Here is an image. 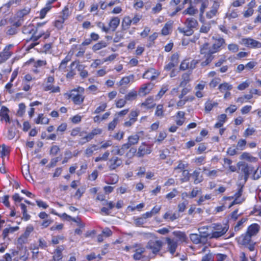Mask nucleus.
<instances>
[{
    "mask_svg": "<svg viewBox=\"0 0 261 261\" xmlns=\"http://www.w3.org/2000/svg\"><path fill=\"white\" fill-rule=\"evenodd\" d=\"M185 28H178L179 33L183 34L184 36H190L194 33V29L196 28L198 24L197 20L192 17L188 18L185 23Z\"/></svg>",
    "mask_w": 261,
    "mask_h": 261,
    "instance_id": "f257e3e1",
    "label": "nucleus"
},
{
    "mask_svg": "<svg viewBox=\"0 0 261 261\" xmlns=\"http://www.w3.org/2000/svg\"><path fill=\"white\" fill-rule=\"evenodd\" d=\"M210 228L211 233H207L208 237L210 239H217L223 236L228 230V226L221 224H213Z\"/></svg>",
    "mask_w": 261,
    "mask_h": 261,
    "instance_id": "f03ea898",
    "label": "nucleus"
},
{
    "mask_svg": "<svg viewBox=\"0 0 261 261\" xmlns=\"http://www.w3.org/2000/svg\"><path fill=\"white\" fill-rule=\"evenodd\" d=\"M163 245V243L161 240H150L147 244L146 248L151 250L152 254L148 256L152 258L160 252Z\"/></svg>",
    "mask_w": 261,
    "mask_h": 261,
    "instance_id": "7ed1b4c3",
    "label": "nucleus"
},
{
    "mask_svg": "<svg viewBox=\"0 0 261 261\" xmlns=\"http://www.w3.org/2000/svg\"><path fill=\"white\" fill-rule=\"evenodd\" d=\"M22 33L24 34L30 35V39L33 41H36L43 34V33H39L37 35V30L35 26L31 24L24 26L22 28Z\"/></svg>",
    "mask_w": 261,
    "mask_h": 261,
    "instance_id": "20e7f679",
    "label": "nucleus"
},
{
    "mask_svg": "<svg viewBox=\"0 0 261 261\" xmlns=\"http://www.w3.org/2000/svg\"><path fill=\"white\" fill-rule=\"evenodd\" d=\"M146 248L140 244H135L133 252H135L133 258L135 260H140L141 258L146 257Z\"/></svg>",
    "mask_w": 261,
    "mask_h": 261,
    "instance_id": "39448f33",
    "label": "nucleus"
},
{
    "mask_svg": "<svg viewBox=\"0 0 261 261\" xmlns=\"http://www.w3.org/2000/svg\"><path fill=\"white\" fill-rule=\"evenodd\" d=\"M203 229L202 228L199 229L200 234L192 233L190 235V239L193 243L195 244L204 243L206 239L208 238L206 232L201 231Z\"/></svg>",
    "mask_w": 261,
    "mask_h": 261,
    "instance_id": "423d86ee",
    "label": "nucleus"
},
{
    "mask_svg": "<svg viewBox=\"0 0 261 261\" xmlns=\"http://www.w3.org/2000/svg\"><path fill=\"white\" fill-rule=\"evenodd\" d=\"M220 7V3L217 1H214L210 10L206 13V17L207 19H211L216 17L219 13L218 9Z\"/></svg>",
    "mask_w": 261,
    "mask_h": 261,
    "instance_id": "0eeeda50",
    "label": "nucleus"
},
{
    "mask_svg": "<svg viewBox=\"0 0 261 261\" xmlns=\"http://www.w3.org/2000/svg\"><path fill=\"white\" fill-rule=\"evenodd\" d=\"M122 164V161L121 158L114 156L112 157L108 162V165L110 170H115L120 167Z\"/></svg>",
    "mask_w": 261,
    "mask_h": 261,
    "instance_id": "6e6552de",
    "label": "nucleus"
},
{
    "mask_svg": "<svg viewBox=\"0 0 261 261\" xmlns=\"http://www.w3.org/2000/svg\"><path fill=\"white\" fill-rule=\"evenodd\" d=\"M76 65V68L77 71L80 72V76L82 79H85L87 77L88 75V71L85 69L86 66L83 64H80L79 62H76V61L72 62L70 65V67L72 68Z\"/></svg>",
    "mask_w": 261,
    "mask_h": 261,
    "instance_id": "1a4fd4ad",
    "label": "nucleus"
},
{
    "mask_svg": "<svg viewBox=\"0 0 261 261\" xmlns=\"http://www.w3.org/2000/svg\"><path fill=\"white\" fill-rule=\"evenodd\" d=\"M242 43L246 47L250 48L261 47V42L250 38L242 39Z\"/></svg>",
    "mask_w": 261,
    "mask_h": 261,
    "instance_id": "9d476101",
    "label": "nucleus"
},
{
    "mask_svg": "<svg viewBox=\"0 0 261 261\" xmlns=\"http://www.w3.org/2000/svg\"><path fill=\"white\" fill-rule=\"evenodd\" d=\"M242 189L243 186L239 188L238 191L234 194V196H229L226 198V199L229 200L234 199V200L231 202V204L229 205V207L234 204L241 203L244 201V199L240 198L242 194Z\"/></svg>",
    "mask_w": 261,
    "mask_h": 261,
    "instance_id": "9b49d317",
    "label": "nucleus"
},
{
    "mask_svg": "<svg viewBox=\"0 0 261 261\" xmlns=\"http://www.w3.org/2000/svg\"><path fill=\"white\" fill-rule=\"evenodd\" d=\"M194 3L196 4H200V9H199V11H200L199 20L201 22H203L204 21L203 15L205 12V9L208 6V0H194Z\"/></svg>",
    "mask_w": 261,
    "mask_h": 261,
    "instance_id": "f8f14e48",
    "label": "nucleus"
},
{
    "mask_svg": "<svg viewBox=\"0 0 261 261\" xmlns=\"http://www.w3.org/2000/svg\"><path fill=\"white\" fill-rule=\"evenodd\" d=\"M12 46L13 45L11 44L6 46L3 51L0 53V63L4 62L10 57L11 53L10 49Z\"/></svg>",
    "mask_w": 261,
    "mask_h": 261,
    "instance_id": "ddd939ff",
    "label": "nucleus"
},
{
    "mask_svg": "<svg viewBox=\"0 0 261 261\" xmlns=\"http://www.w3.org/2000/svg\"><path fill=\"white\" fill-rule=\"evenodd\" d=\"M151 152V148L144 143H142L138 148L137 155L138 157H142L145 154H150Z\"/></svg>",
    "mask_w": 261,
    "mask_h": 261,
    "instance_id": "4468645a",
    "label": "nucleus"
},
{
    "mask_svg": "<svg viewBox=\"0 0 261 261\" xmlns=\"http://www.w3.org/2000/svg\"><path fill=\"white\" fill-rule=\"evenodd\" d=\"M251 238L252 237L246 232L238 238V242L239 244L246 246L252 242Z\"/></svg>",
    "mask_w": 261,
    "mask_h": 261,
    "instance_id": "2eb2a0df",
    "label": "nucleus"
},
{
    "mask_svg": "<svg viewBox=\"0 0 261 261\" xmlns=\"http://www.w3.org/2000/svg\"><path fill=\"white\" fill-rule=\"evenodd\" d=\"M139 136L138 134L131 135L128 137V142L123 144V147L125 148H129L131 146L137 144L139 140Z\"/></svg>",
    "mask_w": 261,
    "mask_h": 261,
    "instance_id": "dca6fc26",
    "label": "nucleus"
},
{
    "mask_svg": "<svg viewBox=\"0 0 261 261\" xmlns=\"http://www.w3.org/2000/svg\"><path fill=\"white\" fill-rule=\"evenodd\" d=\"M64 249L65 246L64 245H61L57 247L54 251V255L53 257L55 261H62V251Z\"/></svg>",
    "mask_w": 261,
    "mask_h": 261,
    "instance_id": "f3484780",
    "label": "nucleus"
},
{
    "mask_svg": "<svg viewBox=\"0 0 261 261\" xmlns=\"http://www.w3.org/2000/svg\"><path fill=\"white\" fill-rule=\"evenodd\" d=\"M213 39L215 40V42L213 45V48L215 53L217 52L220 49L221 47L225 44V40L221 37L216 38L213 37Z\"/></svg>",
    "mask_w": 261,
    "mask_h": 261,
    "instance_id": "a211bd4d",
    "label": "nucleus"
},
{
    "mask_svg": "<svg viewBox=\"0 0 261 261\" xmlns=\"http://www.w3.org/2000/svg\"><path fill=\"white\" fill-rule=\"evenodd\" d=\"M166 241L168 244V248L169 252L172 254H173L175 253L177 247V242L169 238H166Z\"/></svg>",
    "mask_w": 261,
    "mask_h": 261,
    "instance_id": "6ab92c4d",
    "label": "nucleus"
},
{
    "mask_svg": "<svg viewBox=\"0 0 261 261\" xmlns=\"http://www.w3.org/2000/svg\"><path fill=\"white\" fill-rule=\"evenodd\" d=\"M43 89L45 91H50L51 93H59L60 88L58 86H55L53 84H44Z\"/></svg>",
    "mask_w": 261,
    "mask_h": 261,
    "instance_id": "aec40b11",
    "label": "nucleus"
},
{
    "mask_svg": "<svg viewBox=\"0 0 261 261\" xmlns=\"http://www.w3.org/2000/svg\"><path fill=\"white\" fill-rule=\"evenodd\" d=\"M259 229L260 227L257 224L253 223L248 227L246 232L252 237L257 234Z\"/></svg>",
    "mask_w": 261,
    "mask_h": 261,
    "instance_id": "412c9836",
    "label": "nucleus"
},
{
    "mask_svg": "<svg viewBox=\"0 0 261 261\" xmlns=\"http://www.w3.org/2000/svg\"><path fill=\"white\" fill-rule=\"evenodd\" d=\"M152 87L153 85L150 83L143 85L139 89V94L142 96L146 95L150 92Z\"/></svg>",
    "mask_w": 261,
    "mask_h": 261,
    "instance_id": "4be33fe9",
    "label": "nucleus"
},
{
    "mask_svg": "<svg viewBox=\"0 0 261 261\" xmlns=\"http://www.w3.org/2000/svg\"><path fill=\"white\" fill-rule=\"evenodd\" d=\"M238 166H239L241 171L244 174V180L245 182H246L250 173L249 167L247 164L241 162H239L238 163Z\"/></svg>",
    "mask_w": 261,
    "mask_h": 261,
    "instance_id": "5701e85b",
    "label": "nucleus"
},
{
    "mask_svg": "<svg viewBox=\"0 0 261 261\" xmlns=\"http://www.w3.org/2000/svg\"><path fill=\"white\" fill-rule=\"evenodd\" d=\"M202 169L204 174L207 176L212 178L217 177L219 173L221 172V170L219 169L210 170L206 167H203Z\"/></svg>",
    "mask_w": 261,
    "mask_h": 261,
    "instance_id": "b1692460",
    "label": "nucleus"
},
{
    "mask_svg": "<svg viewBox=\"0 0 261 261\" xmlns=\"http://www.w3.org/2000/svg\"><path fill=\"white\" fill-rule=\"evenodd\" d=\"M158 75V74H156L155 70L153 68H150L146 71V72L143 74V78L154 80Z\"/></svg>",
    "mask_w": 261,
    "mask_h": 261,
    "instance_id": "393cba45",
    "label": "nucleus"
},
{
    "mask_svg": "<svg viewBox=\"0 0 261 261\" xmlns=\"http://www.w3.org/2000/svg\"><path fill=\"white\" fill-rule=\"evenodd\" d=\"M240 159L241 160H246L251 163H254L257 161L256 158L253 156L250 153L247 152H243L240 156Z\"/></svg>",
    "mask_w": 261,
    "mask_h": 261,
    "instance_id": "a878e982",
    "label": "nucleus"
},
{
    "mask_svg": "<svg viewBox=\"0 0 261 261\" xmlns=\"http://www.w3.org/2000/svg\"><path fill=\"white\" fill-rule=\"evenodd\" d=\"M190 75V72H186L182 74L179 87H185L188 85V84L191 81Z\"/></svg>",
    "mask_w": 261,
    "mask_h": 261,
    "instance_id": "bb28decb",
    "label": "nucleus"
},
{
    "mask_svg": "<svg viewBox=\"0 0 261 261\" xmlns=\"http://www.w3.org/2000/svg\"><path fill=\"white\" fill-rule=\"evenodd\" d=\"M173 234L177 239V241L180 243H183L187 241V237L186 234L180 231H174L173 232Z\"/></svg>",
    "mask_w": 261,
    "mask_h": 261,
    "instance_id": "cd10ccee",
    "label": "nucleus"
},
{
    "mask_svg": "<svg viewBox=\"0 0 261 261\" xmlns=\"http://www.w3.org/2000/svg\"><path fill=\"white\" fill-rule=\"evenodd\" d=\"M155 104L154 103L153 98L149 96L146 100L141 104V107H144L147 109H150L154 107Z\"/></svg>",
    "mask_w": 261,
    "mask_h": 261,
    "instance_id": "c85d7f7f",
    "label": "nucleus"
},
{
    "mask_svg": "<svg viewBox=\"0 0 261 261\" xmlns=\"http://www.w3.org/2000/svg\"><path fill=\"white\" fill-rule=\"evenodd\" d=\"M98 147L95 144H91L89 145L85 150V155L86 157L89 158L92 156L94 151H97Z\"/></svg>",
    "mask_w": 261,
    "mask_h": 261,
    "instance_id": "c756f323",
    "label": "nucleus"
},
{
    "mask_svg": "<svg viewBox=\"0 0 261 261\" xmlns=\"http://www.w3.org/2000/svg\"><path fill=\"white\" fill-rule=\"evenodd\" d=\"M191 176L193 178L194 183L196 185L200 183L203 179V176L200 174V171L197 170L194 171L191 174Z\"/></svg>",
    "mask_w": 261,
    "mask_h": 261,
    "instance_id": "7c9ffc66",
    "label": "nucleus"
},
{
    "mask_svg": "<svg viewBox=\"0 0 261 261\" xmlns=\"http://www.w3.org/2000/svg\"><path fill=\"white\" fill-rule=\"evenodd\" d=\"M120 23V19L118 17H114L110 20L109 23L110 30L115 31Z\"/></svg>",
    "mask_w": 261,
    "mask_h": 261,
    "instance_id": "2f4dec72",
    "label": "nucleus"
},
{
    "mask_svg": "<svg viewBox=\"0 0 261 261\" xmlns=\"http://www.w3.org/2000/svg\"><path fill=\"white\" fill-rule=\"evenodd\" d=\"M213 48H211L208 43H204L203 44L200 48V53L201 54H205L206 55H212L215 53Z\"/></svg>",
    "mask_w": 261,
    "mask_h": 261,
    "instance_id": "473e14b6",
    "label": "nucleus"
},
{
    "mask_svg": "<svg viewBox=\"0 0 261 261\" xmlns=\"http://www.w3.org/2000/svg\"><path fill=\"white\" fill-rule=\"evenodd\" d=\"M84 88L82 87H78L77 89H74L70 91L69 93L65 94V95L67 96L68 99H71L72 100L80 92H83Z\"/></svg>",
    "mask_w": 261,
    "mask_h": 261,
    "instance_id": "72a5a7b5",
    "label": "nucleus"
},
{
    "mask_svg": "<svg viewBox=\"0 0 261 261\" xmlns=\"http://www.w3.org/2000/svg\"><path fill=\"white\" fill-rule=\"evenodd\" d=\"M135 76L134 74H130L128 76L123 77L117 84L119 86H124L129 84V82H133Z\"/></svg>",
    "mask_w": 261,
    "mask_h": 261,
    "instance_id": "f704fd0d",
    "label": "nucleus"
},
{
    "mask_svg": "<svg viewBox=\"0 0 261 261\" xmlns=\"http://www.w3.org/2000/svg\"><path fill=\"white\" fill-rule=\"evenodd\" d=\"M173 22L169 21L165 23L161 31L163 35L166 36L168 35L172 30Z\"/></svg>",
    "mask_w": 261,
    "mask_h": 261,
    "instance_id": "c9c22d12",
    "label": "nucleus"
},
{
    "mask_svg": "<svg viewBox=\"0 0 261 261\" xmlns=\"http://www.w3.org/2000/svg\"><path fill=\"white\" fill-rule=\"evenodd\" d=\"M9 111L8 109L5 106H2L0 110V116L5 120L6 122L10 121V118L8 112Z\"/></svg>",
    "mask_w": 261,
    "mask_h": 261,
    "instance_id": "e433bc0d",
    "label": "nucleus"
},
{
    "mask_svg": "<svg viewBox=\"0 0 261 261\" xmlns=\"http://www.w3.org/2000/svg\"><path fill=\"white\" fill-rule=\"evenodd\" d=\"M218 89L221 92H225L231 90L232 89V86L228 83L224 82L219 85Z\"/></svg>",
    "mask_w": 261,
    "mask_h": 261,
    "instance_id": "4c0bfd02",
    "label": "nucleus"
},
{
    "mask_svg": "<svg viewBox=\"0 0 261 261\" xmlns=\"http://www.w3.org/2000/svg\"><path fill=\"white\" fill-rule=\"evenodd\" d=\"M217 106L218 103L217 102L208 100L205 103V111L207 112H210L214 107H216Z\"/></svg>",
    "mask_w": 261,
    "mask_h": 261,
    "instance_id": "58836bf2",
    "label": "nucleus"
},
{
    "mask_svg": "<svg viewBox=\"0 0 261 261\" xmlns=\"http://www.w3.org/2000/svg\"><path fill=\"white\" fill-rule=\"evenodd\" d=\"M19 229L18 226L16 227H10L9 228H6L3 230L2 236L4 239L7 237L9 233H13L14 232L17 231Z\"/></svg>",
    "mask_w": 261,
    "mask_h": 261,
    "instance_id": "ea45409f",
    "label": "nucleus"
},
{
    "mask_svg": "<svg viewBox=\"0 0 261 261\" xmlns=\"http://www.w3.org/2000/svg\"><path fill=\"white\" fill-rule=\"evenodd\" d=\"M164 107L162 105H158L156 106L154 115L155 116L162 118L164 116Z\"/></svg>",
    "mask_w": 261,
    "mask_h": 261,
    "instance_id": "a19ab883",
    "label": "nucleus"
},
{
    "mask_svg": "<svg viewBox=\"0 0 261 261\" xmlns=\"http://www.w3.org/2000/svg\"><path fill=\"white\" fill-rule=\"evenodd\" d=\"M197 13H198V10L196 8H194L191 5L189 8L185 9L182 12V14L184 15H191V16L194 15L196 14H197Z\"/></svg>",
    "mask_w": 261,
    "mask_h": 261,
    "instance_id": "79ce46f5",
    "label": "nucleus"
},
{
    "mask_svg": "<svg viewBox=\"0 0 261 261\" xmlns=\"http://www.w3.org/2000/svg\"><path fill=\"white\" fill-rule=\"evenodd\" d=\"M137 91L135 90H132L125 95L124 98L126 101H132L135 99L137 98Z\"/></svg>",
    "mask_w": 261,
    "mask_h": 261,
    "instance_id": "37998d69",
    "label": "nucleus"
},
{
    "mask_svg": "<svg viewBox=\"0 0 261 261\" xmlns=\"http://www.w3.org/2000/svg\"><path fill=\"white\" fill-rule=\"evenodd\" d=\"M132 22V19L129 16H125L122 22V27L124 30H126L129 28Z\"/></svg>",
    "mask_w": 261,
    "mask_h": 261,
    "instance_id": "c03bdc74",
    "label": "nucleus"
},
{
    "mask_svg": "<svg viewBox=\"0 0 261 261\" xmlns=\"http://www.w3.org/2000/svg\"><path fill=\"white\" fill-rule=\"evenodd\" d=\"M51 6L49 3H47L45 7L42 9L40 12V17L44 18L47 13L51 9Z\"/></svg>",
    "mask_w": 261,
    "mask_h": 261,
    "instance_id": "a18cd8bd",
    "label": "nucleus"
},
{
    "mask_svg": "<svg viewBox=\"0 0 261 261\" xmlns=\"http://www.w3.org/2000/svg\"><path fill=\"white\" fill-rule=\"evenodd\" d=\"M29 256V252L27 248H22L19 254V257L20 259L23 261H26Z\"/></svg>",
    "mask_w": 261,
    "mask_h": 261,
    "instance_id": "49530a36",
    "label": "nucleus"
},
{
    "mask_svg": "<svg viewBox=\"0 0 261 261\" xmlns=\"http://www.w3.org/2000/svg\"><path fill=\"white\" fill-rule=\"evenodd\" d=\"M247 144L246 140L241 139H240L237 144L236 148L238 150H243L245 149Z\"/></svg>",
    "mask_w": 261,
    "mask_h": 261,
    "instance_id": "de8ad7c7",
    "label": "nucleus"
},
{
    "mask_svg": "<svg viewBox=\"0 0 261 261\" xmlns=\"http://www.w3.org/2000/svg\"><path fill=\"white\" fill-rule=\"evenodd\" d=\"M182 87V89L181 91V93L178 96V97L180 99H181L185 95L189 93L191 90V87L190 85H188L187 86Z\"/></svg>",
    "mask_w": 261,
    "mask_h": 261,
    "instance_id": "09e8293b",
    "label": "nucleus"
},
{
    "mask_svg": "<svg viewBox=\"0 0 261 261\" xmlns=\"http://www.w3.org/2000/svg\"><path fill=\"white\" fill-rule=\"evenodd\" d=\"M203 21H204V20ZM202 23H203V24L201 25L199 31L200 33H207L211 29V24L210 22L204 23V22H203Z\"/></svg>",
    "mask_w": 261,
    "mask_h": 261,
    "instance_id": "8fccbe9b",
    "label": "nucleus"
},
{
    "mask_svg": "<svg viewBox=\"0 0 261 261\" xmlns=\"http://www.w3.org/2000/svg\"><path fill=\"white\" fill-rule=\"evenodd\" d=\"M191 174L188 170H185L182 171V177L180 180L182 182L188 181L190 179Z\"/></svg>",
    "mask_w": 261,
    "mask_h": 261,
    "instance_id": "3c124183",
    "label": "nucleus"
},
{
    "mask_svg": "<svg viewBox=\"0 0 261 261\" xmlns=\"http://www.w3.org/2000/svg\"><path fill=\"white\" fill-rule=\"evenodd\" d=\"M9 153V148L5 145L0 147V157L4 158Z\"/></svg>",
    "mask_w": 261,
    "mask_h": 261,
    "instance_id": "603ef678",
    "label": "nucleus"
},
{
    "mask_svg": "<svg viewBox=\"0 0 261 261\" xmlns=\"http://www.w3.org/2000/svg\"><path fill=\"white\" fill-rule=\"evenodd\" d=\"M107 46V43L105 41H100L93 46L92 49L96 51Z\"/></svg>",
    "mask_w": 261,
    "mask_h": 261,
    "instance_id": "864d4df0",
    "label": "nucleus"
},
{
    "mask_svg": "<svg viewBox=\"0 0 261 261\" xmlns=\"http://www.w3.org/2000/svg\"><path fill=\"white\" fill-rule=\"evenodd\" d=\"M84 96L80 93L76 94V96L72 99L73 102L76 105H81L84 101Z\"/></svg>",
    "mask_w": 261,
    "mask_h": 261,
    "instance_id": "5fc2aeb1",
    "label": "nucleus"
},
{
    "mask_svg": "<svg viewBox=\"0 0 261 261\" xmlns=\"http://www.w3.org/2000/svg\"><path fill=\"white\" fill-rule=\"evenodd\" d=\"M129 148H125L123 147V144L122 145L120 148L118 147H116V149H113L111 151L112 152H114L115 154L122 155L124 154L125 152V150L128 149Z\"/></svg>",
    "mask_w": 261,
    "mask_h": 261,
    "instance_id": "6e6d98bb",
    "label": "nucleus"
},
{
    "mask_svg": "<svg viewBox=\"0 0 261 261\" xmlns=\"http://www.w3.org/2000/svg\"><path fill=\"white\" fill-rule=\"evenodd\" d=\"M214 57L212 55H206V59L201 63L202 66H205L208 65L213 60Z\"/></svg>",
    "mask_w": 261,
    "mask_h": 261,
    "instance_id": "4d7b16f0",
    "label": "nucleus"
},
{
    "mask_svg": "<svg viewBox=\"0 0 261 261\" xmlns=\"http://www.w3.org/2000/svg\"><path fill=\"white\" fill-rule=\"evenodd\" d=\"M68 16L69 9L67 7H65L64 9L62 10V15L59 18L61 20H63V21H65V20L67 19Z\"/></svg>",
    "mask_w": 261,
    "mask_h": 261,
    "instance_id": "13d9d810",
    "label": "nucleus"
},
{
    "mask_svg": "<svg viewBox=\"0 0 261 261\" xmlns=\"http://www.w3.org/2000/svg\"><path fill=\"white\" fill-rule=\"evenodd\" d=\"M110 155V153L108 151H106L101 156H98L95 159V162H98L101 161H106L107 160L109 156Z\"/></svg>",
    "mask_w": 261,
    "mask_h": 261,
    "instance_id": "bf43d9fd",
    "label": "nucleus"
},
{
    "mask_svg": "<svg viewBox=\"0 0 261 261\" xmlns=\"http://www.w3.org/2000/svg\"><path fill=\"white\" fill-rule=\"evenodd\" d=\"M118 122V118H115L112 121L109 123L108 125V130H113L116 127Z\"/></svg>",
    "mask_w": 261,
    "mask_h": 261,
    "instance_id": "052dcab7",
    "label": "nucleus"
},
{
    "mask_svg": "<svg viewBox=\"0 0 261 261\" xmlns=\"http://www.w3.org/2000/svg\"><path fill=\"white\" fill-rule=\"evenodd\" d=\"M220 81L221 79L219 77H215L213 79L209 84L210 87L213 88H215Z\"/></svg>",
    "mask_w": 261,
    "mask_h": 261,
    "instance_id": "680f3d73",
    "label": "nucleus"
},
{
    "mask_svg": "<svg viewBox=\"0 0 261 261\" xmlns=\"http://www.w3.org/2000/svg\"><path fill=\"white\" fill-rule=\"evenodd\" d=\"M126 101L125 98L119 99L116 101V107L118 108H121L125 105Z\"/></svg>",
    "mask_w": 261,
    "mask_h": 261,
    "instance_id": "e2e57ef3",
    "label": "nucleus"
},
{
    "mask_svg": "<svg viewBox=\"0 0 261 261\" xmlns=\"http://www.w3.org/2000/svg\"><path fill=\"white\" fill-rule=\"evenodd\" d=\"M85 190L86 189L85 187H81L79 188L75 193L74 196L76 197L78 199H80L83 194L85 193Z\"/></svg>",
    "mask_w": 261,
    "mask_h": 261,
    "instance_id": "0e129e2a",
    "label": "nucleus"
},
{
    "mask_svg": "<svg viewBox=\"0 0 261 261\" xmlns=\"http://www.w3.org/2000/svg\"><path fill=\"white\" fill-rule=\"evenodd\" d=\"M228 50L232 53H236L239 50V46L237 44L231 43L228 45Z\"/></svg>",
    "mask_w": 261,
    "mask_h": 261,
    "instance_id": "69168bd1",
    "label": "nucleus"
},
{
    "mask_svg": "<svg viewBox=\"0 0 261 261\" xmlns=\"http://www.w3.org/2000/svg\"><path fill=\"white\" fill-rule=\"evenodd\" d=\"M146 222L145 219L142 216L135 219V224L137 226H141Z\"/></svg>",
    "mask_w": 261,
    "mask_h": 261,
    "instance_id": "338daca9",
    "label": "nucleus"
},
{
    "mask_svg": "<svg viewBox=\"0 0 261 261\" xmlns=\"http://www.w3.org/2000/svg\"><path fill=\"white\" fill-rule=\"evenodd\" d=\"M201 261H214V257L212 253H208L204 255Z\"/></svg>",
    "mask_w": 261,
    "mask_h": 261,
    "instance_id": "774afa93",
    "label": "nucleus"
}]
</instances>
